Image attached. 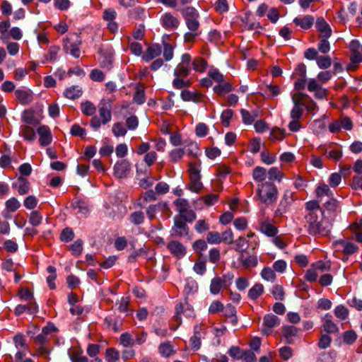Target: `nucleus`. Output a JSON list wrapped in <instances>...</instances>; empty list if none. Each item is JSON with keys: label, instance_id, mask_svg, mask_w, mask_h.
Returning a JSON list of instances; mask_svg holds the SVG:
<instances>
[{"label": "nucleus", "instance_id": "09e8293b", "mask_svg": "<svg viewBox=\"0 0 362 362\" xmlns=\"http://www.w3.org/2000/svg\"><path fill=\"white\" fill-rule=\"evenodd\" d=\"M206 242L212 245L221 243V233L217 231L209 232L206 235Z\"/></svg>", "mask_w": 362, "mask_h": 362}, {"label": "nucleus", "instance_id": "680f3d73", "mask_svg": "<svg viewBox=\"0 0 362 362\" xmlns=\"http://www.w3.org/2000/svg\"><path fill=\"white\" fill-rule=\"evenodd\" d=\"M129 219L132 223L139 225L144 222V216L141 211H135L131 214Z\"/></svg>", "mask_w": 362, "mask_h": 362}, {"label": "nucleus", "instance_id": "a19ab883", "mask_svg": "<svg viewBox=\"0 0 362 362\" xmlns=\"http://www.w3.org/2000/svg\"><path fill=\"white\" fill-rule=\"evenodd\" d=\"M260 275L261 277L267 281L274 282L276 279L274 270L269 267L263 268L261 271Z\"/></svg>", "mask_w": 362, "mask_h": 362}, {"label": "nucleus", "instance_id": "6e6d98bb", "mask_svg": "<svg viewBox=\"0 0 362 362\" xmlns=\"http://www.w3.org/2000/svg\"><path fill=\"white\" fill-rule=\"evenodd\" d=\"M100 64L102 68L107 70L110 69L112 64V56L111 54H101Z\"/></svg>", "mask_w": 362, "mask_h": 362}, {"label": "nucleus", "instance_id": "4be33fe9", "mask_svg": "<svg viewBox=\"0 0 362 362\" xmlns=\"http://www.w3.org/2000/svg\"><path fill=\"white\" fill-rule=\"evenodd\" d=\"M56 330L54 325H49L42 328V332L35 337V341L43 344L50 339V334Z\"/></svg>", "mask_w": 362, "mask_h": 362}, {"label": "nucleus", "instance_id": "6ab92c4d", "mask_svg": "<svg viewBox=\"0 0 362 362\" xmlns=\"http://www.w3.org/2000/svg\"><path fill=\"white\" fill-rule=\"evenodd\" d=\"M16 100L22 105H27L33 100V93L30 90L17 89L15 90Z\"/></svg>", "mask_w": 362, "mask_h": 362}, {"label": "nucleus", "instance_id": "f257e3e1", "mask_svg": "<svg viewBox=\"0 0 362 362\" xmlns=\"http://www.w3.org/2000/svg\"><path fill=\"white\" fill-rule=\"evenodd\" d=\"M307 230L311 235H328L332 228V218H327L325 211L320 214H307L305 216Z\"/></svg>", "mask_w": 362, "mask_h": 362}, {"label": "nucleus", "instance_id": "5701e85b", "mask_svg": "<svg viewBox=\"0 0 362 362\" xmlns=\"http://www.w3.org/2000/svg\"><path fill=\"white\" fill-rule=\"evenodd\" d=\"M293 23L300 26L302 29L308 30L312 27L314 23V18L312 16L296 17L293 19Z\"/></svg>", "mask_w": 362, "mask_h": 362}, {"label": "nucleus", "instance_id": "58836bf2", "mask_svg": "<svg viewBox=\"0 0 362 362\" xmlns=\"http://www.w3.org/2000/svg\"><path fill=\"white\" fill-rule=\"evenodd\" d=\"M190 182L188 184V189L193 192H199L203 188V184L201 182V177H189Z\"/></svg>", "mask_w": 362, "mask_h": 362}, {"label": "nucleus", "instance_id": "473e14b6", "mask_svg": "<svg viewBox=\"0 0 362 362\" xmlns=\"http://www.w3.org/2000/svg\"><path fill=\"white\" fill-rule=\"evenodd\" d=\"M160 354L165 358L170 357L175 353L173 346L169 341L161 343L158 346Z\"/></svg>", "mask_w": 362, "mask_h": 362}, {"label": "nucleus", "instance_id": "f8f14e48", "mask_svg": "<svg viewBox=\"0 0 362 362\" xmlns=\"http://www.w3.org/2000/svg\"><path fill=\"white\" fill-rule=\"evenodd\" d=\"M336 250H341L344 254L350 255L355 253L358 250V247L352 243L346 242L344 240H339L334 243Z\"/></svg>", "mask_w": 362, "mask_h": 362}, {"label": "nucleus", "instance_id": "2f4dec72", "mask_svg": "<svg viewBox=\"0 0 362 362\" xmlns=\"http://www.w3.org/2000/svg\"><path fill=\"white\" fill-rule=\"evenodd\" d=\"M239 259L242 265L245 268L255 267L258 263L257 257L255 255H249L245 257L244 254H241L240 255Z\"/></svg>", "mask_w": 362, "mask_h": 362}, {"label": "nucleus", "instance_id": "c03bdc74", "mask_svg": "<svg viewBox=\"0 0 362 362\" xmlns=\"http://www.w3.org/2000/svg\"><path fill=\"white\" fill-rule=\"evenodd\" d=\"M191 72V66L178 64L174 69L175 76L187 77Z\"/></svg>", "mask_w": 362, "mask_h": 362}, {"label": "nucleus", "instance_id": "a211bd4d", "mask_svg": "<svg viewBox=\"0 0 362 362\" xmlns=\"http://www.w3.org/2000/svg\"><path fill=\"white\" fill-rule=\"evenodd\" d=\"M161 52V47L158 44H153L143 53L142 58L144 61L149 62L158 57Z\"/></svg>", "mask_w": 362, "mask_h": 362}, {"label": "nucleus", "instance_id": "4468645a", "mask_svg": "<svg viewBox=\"0 0 362 362\" xmlns=\"http://www.w3.org/2000/svg\"><path fill=\"white\" fill-rule=\"evenodd\" d=\"M162 25L166 29H175L180 25V21L170 13H164L160 18Z\"/></svg>", "mask_w": 362, "mask_h": 362}, {"label": "nucleus", "instance_id": "49530a36", "mask_svg": "<svg viewBox=\"0 0 362 362\" xmlns=\"http://www.w3.org/2000/svg\"><path fill=\"white\" fill-rule=\"evenodd\" d=\"M181 13L184 19L192 18H199V13L197 10L192 6H187L181 10Z\"/></svg>", "mask_w": 362, "mask_h": 362}, {"label": "nucleus", "instance_id": "5fc2aeb1", "mask_svg": "<svg viewBox=\"0 0 362 362\" xmlns=\"http://www.w3.org/2000/svg\"><path fill=\"white\" fill-rule=\"evenodd\" d=\"M119 353L117 350L113 348H110L106 350L105 359L107 362H115L119 359Z\"/></svg>", "mask_w": 362, "mask_h": 362}, {"label": "nucleus", "instance_id": "1a4fd4ad", "mask_svg": "<svg viewBox=\"0 0 362 362\" xmlns=\"http://www.w3.org/2000/svg\"><path fill=\"white\" fill-rule=\"evenodd\" d=\"M131 170V164L127 159L117 161L114 166V175L117 178H124Z\"/></svg>", "mask_w": 362, "mask_h": 362}, {"label": "nucleus", "instance_id": "338daca9", "mask_svg": "<svg viewBox=\"0 0 362 362\" xmlns=\"http://www.w3.org/2000/svg\"><path fill=\"white\" fill-rule=\"evenodd\" d=\"M186 25L189 30L198 31L199 28V18H187L185 20Z\"/></svg>", "mask_w": 362, "mask_h": 362}, {"label": "nucleus", "instance_id": "2eb2a0df", "mask_svg": "<svg viewBox=\"0 0 362 362\" xmlns=\"http://www.w3.org/2000/svg\"><path fill=\"white\" fill-rule=\"evenodd\" d=\"M315 27L320 33L319 37L329 38L332 35V29L323 18H318L317 19Z\"/></svg>", "mask_w": 362, "mask_h": 362}, {"label": "nucleus", "instance_id": "13d9d810", "mask_svg": "<svg viewBox=\"0 0 362 362\" xmlns=\"http://www.w3.org/2000/svg\"><path fill=\"white\" fill-rule=\"evenodd\" d=\"M233 233L230 228L221 233V243L230 245L233 243Z\"/></svg>", "mask_w": 362, "mask_h": 362}, {"label": "nucleus", "instance_id": "7ed1b4c3", "mask_svg": "<svg viewBox=\"0 0 362 362\" xmlns=\"http://www.w3.org/2000/svg\"><path fill=\"white\" fill-rule=\"evenodd\" d=\"M234 274L232 272H228L222 277L216 276L211 280L210 292L213 295H218L221 289H227L233 284Z\"/></svg>", "mask_w": 362, "mask_h": 362}, {"label": "nucleus", "instance_id": "f704fd0d", "mask_svg": "<svg viewBox=\"0 0 362 362\" xmlns=\"http://www.w3.org/2000/svg\"><path fill=\"white\" fill-rule=\"evenodd\" d=\"M207 62L202 57H196L192 62V66L195 71L203 73L207 68Z\"/></svg>", "mask_w": 362, "mask_h": 362}, {"label": "nucleus", "instance_id": "a878e982", "mask_svg": "<svg viewBox=\"0 0 362 362\" xmlns=\"http://www.w3.org/2000/svg\"><path fill=\"white\" fill-rule=\"evenodd\" d=\"M280 325L279 318L274 314H267L264 317V325L265 329H263L264 333L267 332V329H271Z\"/></svg>", "mask_w": 362, "mask_h": 362}, {"label": "nucleus", "instance_id": "20e7f679", "mask_svg": "<svg viewBox=\"0 0 362 362\" xmlns=\"http://www.w3.org/2000/svg\"><path fill=\"white\" fill-rule=\"evenodd\" d=\"M80 44V37L76 33L70 34L64 40V49L66 53H69L73 57L78 58L81 53L79 49Z\"/></svg>", "mask_w": 362, "mask_h": 362}, {"label": "nucleus", "instance_id": "f3484780", "mask_svg": "<svg viewBox=\"0 0 362 362\" xmlns=\"http://www.w3.org/2000/svg\"><path fill=\"white\" fill-rule=\"evenodd\" d=\"M292 198L290 194H285L283 198L281 199L276 210L274 212V215L276 217L283 216L288 209V207L291 203Z\"/></svg>", "mask_w": 362, "mask_h": 362}, {"label": "nucleus", "instance_id": "3c124183", "mask_svg": "<svg viewBox=\"0 0 362 362\" xmlns=\"http://www.w3.org/2000/svg\"><path fill=\"white\" fill-rule=\"evenodd\" d=\"M319 68L326 69L332 65V60L329 56H319L316 60Z\"/></svg>", "mask_w": 362, "mask_h": 362}, {"label": "nucleus", "instance_id": "4d7b16f0", "mask_svg": "<svg viewBox=\"0 0 362 362\" xmlns=\"http://www.w3.org/2000/svg\"><path fill=\"white\" fill-rule=\"evenodd\" d=\"M20 206L21 203L15 197H12L6 202V207L7 210L10 212L16 211L17 209L20 208Z\"/></svg>", "mask_w": 362, "mask_h": 362}, {"label": "nucleus", "instance_id": "72a5a7b5", "mask_svg": "<svg viewBox=\"0 0 362 362\" xmlns=\"http://www.w3.org/2000/svg\"><path fill=\"white\" fill-rule=\"evenodd\" d=\"M172 84L175 89H182L189 87L192 81L189 79H185V77L175 76Z\"/></svg>", "mask_w": 362, "mask_h": 362}, {"label": "nucleus", "instance_id": "412c9836", "mask_svg": "<svg viewBox=\"0 0 362 362\" xmlns=\"http://www.w3.org/2000/svg\"><path fill=\"white\" fill-rule=\"evenodd\" d=\"M173 230L175 235L185 236L188 234L189 228L185 221L181 219V218L176 217L175 218V226Z\"/></svg>", "mask_w": 362, "mask_h": 362}, {"label": "nucleus", "instance_id": "9b49d317", "mask_svg": "<svg viewBox=\"0 0 362 362\" xmlns=\"http://www.w3.org/2000/svg\"><path fill=\"white\" fill-rule=\"evenodd\" d=\"M37 132L39 135V143L41 146H45L51 144L52 141V135L48 126H40L37 129Z\"/></svg>", "mask_w": 362, "mask_h": 362}, {"label": "nucleus", "instance_id": "c85d7f7f", "mask_svg": "<svg viewBox=\"0 0 362 362\" xmlns=\"http://www.w3.org/2000/svg\"><path fill=\"white\" fill-rule=\"evenodd\" d=\"M264 291V286L260 283H257L249 289L247 296L250 300H255L261 296Z\"/></svg>", "mask_w": 362, "mask_h": 362}, {"label": "nucleus", "instance_id": "4c0bfd02", "mask_svg": "<svg viewBox=\"0 0 362 362\" xmlns=\"http://www.w3.org/2000/svg\"><path fill=\"white\" fill-rule=\"evenodd\" d=\"M267 177V170L264 168L257 166L253 169L252 178L257 181L263 183L262 182Z\"/></svg>", "mask_w": 362, "mask_h": 362}, {"label": "nucleus", "instance_id": "cd10ccee", "mask_svg": "<svg viewBox=\"0 0 362 362\" xmlns=\"http://www.w3.org/2000/svg\"><path fill=\"white\" fill-rule=\"evenodd\" d=\"M338 207V202L333 197L324 204L325 210L327 211V218H332V222L335 216V211Z\"/></svg>", "mask_w": 362, "mask_h": 362}, {"label": "nucleus", "instance_id": "bb28decb", "mask_svg": "<svg viewBox=\"0 0 362 362\" xmlns=\"http://www.w3.org/2000/svg\"><path fill=\"white\" fill-rule=\"evenodd\" d=\"M180 97L182 100L186 102L193 101L194 103H199L202 100V95L201 94L197 92H192L187 89L182 90Z\"/></svg>", "mask_w": 362, "mask_h": 362}, {"label": "nucleus", "instance_id": "a18cd8bd", "mask_svg": "<svg viewBox=\"0 0 362 362\" xmlns=\"http://www.w3.org/2000/svg\"><path fill=\"white\" fill-rule=\"evenodd\" d=\"M305 209L308 211V214H320L325 211L320 209L318 202L315 200L306 202Z\"/></svg>", "mask_w": 362, "mask_h": 362}, {"label": "nucleus", "instance_id": "de8ad7c7", "mask_svg": "<svg viewBox=\"0 0 362 362\" xmlns=\"http://www.w3.org/2000/svg\"><path fill=\"white\" fill-rule=\"evenodd\" d=\"M112 132L115 136H124L127 134V129L122 122H117L112 125Z\"/></svg>", "mask_w": 362, "mask_h": 362}, {"label": "nucleus", "instance_id": "ddd939ff", "mask_svg": "<svg viewBox=\"0 0 362 362\" xmlns=\"http://www.w3.org/2000/svg\"><path fill=\"white\" fill-rule=\"evenodd\" d=\"M38 312V305L35 301H30L26 305L19 304L14 308V314L19 316L24 313L35 314Z\"/></svg>", "mask_w": 362, "mask_h": 362}, {"label": "nucleus", "instance_id": "6e6552de", "mask_svg": "<svg viewBox=\"0 0 362 362\" xmlns=\"http://www.w3.org/2000/svg\"><path fill=\"white\" fill-rule=\"evenodd\" d=\"M182 315L187 318L193 317L194 316L193 308L187 303H181L177 305L175 307V320L180 322Z\"/></svg>", "mask_w": 362, "mask_h": 362}, {"label": "nucleus", "instance_id": "79ce46f5", "mask_svg": "<svg viewBox=\"0 0 362 362\" xmlns=\"http://www.w3.org/2000/svg\"><path fill=\"white\" fill-rule=\"evenodd\" d=\"M82 113L87 116H93L96 112L95 106L90 101H86L81 104Z\"/></svg>", "mask_w": 362, "mask_h": 362}, {"label": "nucleus", "instance_id": "0e129e2a", "mask_svg": "<svg viewBox=\"0 0 362 362\" xmlns=\"http://www.w3.org/2000/svg\"><path fill=\"white\" fill-rule=\"evenodd\" d=\"M181 219L185 222H192L196 218V214L194 211L190 209H187L180 214Z\"/></svg>", "mask_w": 362, "mask_h": 362}, {"label": "nucleus", "instance_id": "774afa93", "mask_svg": "<svg viewBox=\"0 0 362 362\" xmlns=\"http://www.w3.org/2000/svg\"><path fill=\"white\" fill-rule=\"evenodd\" d=\"M272 293L276 300H284V291L281 286L275 285L272 288Z\"/></svg>", "mask_w": 362, "mask_h": 362}, {"label": "nucleus", "instance_id": "ea45409f", "mask_svg": "<svg viewBox=\"0 0 362 362\" xmlns=\"http://www.w3.org/2000/svg\"><path fill=\"white\" fill-rule=\"evenodd\" d=\"M232 90V86L229 82L224 81L218 83L217 86L214 87V93L218 95H223Z\"/></svg>", "mask_w": 362, "mask_h": 362}, {"label": "nucleus", "instance_id": "bf43d9fd", "mask_svg": "<svg viewBox=\"0 0 362 362\" xmlns=\"http://www.w3.org/2000/svg\"><path fill=\"white\" fill-rule=\"evenodd\" d=\"M83 241L81 240H77L69 246V249L72 255L78 256L81 255L83 251Z\"/></svg>", "mask_w": 362, "mask_h": 362}, {"label": "nucleus", "instance_id": "393cba45", "mask_svg": "<svg viewBox=\"0 0 362 362\" xmlns=\"http://www.w3.org/2000/svg\"><path fill=\"white\" fill-rule=\"evenodd\" d=\"M322 327L327 333H335L338 331L337 325L333 322L332 316L329 314H326L322 319Z\"/></svg>", "mask_w": 362, "mask_h": 362}, {"label": "nucleus", "instance_id": "052dcab7", "mask_svg": "<svg viewBox=\"0 0 362 362\" xmlns=\"http://www.w3.org/2000/svg\"><path fill=\"white\" fill-rule=\"evenodd\" d=\"M18 297L21 300L30 301H35L33 299V294L28 288H21L18 291Z\"/></svg>", "mask_w": 362, "mask_h": 362}, {"label": "nucleus", "instance_id": "864d4df0", "mask_svg": "<svg viewBox=\"0 0 362 362\" xmlns=\"http://www.w3.org/2000/svg\"><path fill=\"white\" fill-rule=\"evenodd\" d=\"M297 332V328L292 325L285 326L283 328L284 336L288 342L291 341L293 337L296 335Z\"/></svg>", "mask_w": 362, "mask_h": 362}, {"label": "nucleus", "instance_id": "f03ea898", "mask_svg": "<svg viewBox=\"0 0 362 362\" xmlns=\"http://www.w3.org/2000/svg\"><path fill=\"white\" fill-rule=\"evenodd\" d=\"M257 196L262 203L269 205L276 201L278 190L274 184L265 182L258 185Z\"/></svg>", "mask_w": 362, "mask_h": 362}, {"label": "nucleus", "instance_id": "8fccbe9b", "mask_svg": "<svg viewBox=\"0 0 362 362\" xmlns=\"http://www.w3.org/2000/svg\"><path fill=\"white\" fill-rule=\"evenodd\" d=\"M119 341L120 344L124 347L134 344V338L128 332L122 334L119 337Z\"/></svg>", "mask_w": 362, "mask_h": 362}, {"label": "nucleus", "instance_id": "b1692460", "mask_svg": "<svg viewBox=\"0 0 362 362\" xmlns=\"http://www.w3.org/2000/svg\"><path fill=\"white\" fill-rule=\"evenodd\" d=\"M82 93V88L79 86H71L64 90L63 95L68 99L75 100L80 98Z\"/></svg>", "mask_w": 362, "mask_h": 362}, {"label": "nucleus", "instance_id": "dca6fc26", "mask_svg": "<svg viewBox=\"0 0 362 362\" xmlns=\"http://www.w3.org/2000/svg\"><path fill=\"white\" fill-rule=\"evenodd\" d=\"M21 120L25 125L36 126L40 122L37 117L35 111L32 109L25 110L21 115Z\"/></svg>", "mask_w": 362, "mask_h": 362}, {"label": "nucleus", "instance_id": "423d86ee", "mask_svg": "<svg viewBox=\"0 0 362 362\" xmlns=\"http://www.w3.org/2000/svg\"><path fill=\"white\" fill-rule=\"evenodd\" d=\"M112 103L109 99H103L98 105L100 119L103 120V125L110 122L112 119Z\"/></svg>", "mask_w": 362, "mask_h": 362}, {"label": "nucleus", "instance_id": "c756f323", "mask_svg": "<svg viewBox=\"0 0 362 362\" xmlns=\"http://www.w3.org/2000/svg\"><path fill=\"white\" fill-rule=\"evenodd\" d=\"M21 134L28 141L35 139V132L32 126L22 124L21 126Z\"/></svg>", "mask_w": 362, "mask_h": 362}, {"label": "nucleus", "instance_id": "69168bd1", "mask_svg": "<svg viewBox=\"0 0 362 362\" xmlns=\"http://www.w3.org/2000/svg\"><path fill=\"white\" fill-rule=\"evenodd\" d=\"M214 8L219 13L227 12L228 11L227 0H217L214 4Z\"/></svg>", "mask_w": 362, "mask_h": 362}, {"label": "nucleus", "instance_id": "0eeeda50", "mask_svg": "<svg viewBox=\"0 0 362 362\" xmlns=\"http://www.w3.org/2000/svg\"><path fill=\"white\" fill-rule=\"evenodd\" d=\"M235 250L238 252L240 255L244 254L246 252L247 249L250 246L252 250H255L258 245V241L254 240L252 241H249L245 237L240 236L239 237L235 242Z\"/></svg>", "mask_w": 362, "mask_h": 362}, {"label": "nucleus", "instance_id": "9d476101", "mask_svg": "<svg viewBox=\"0 0 362 362\" xmlns=\"http://www.w3.org/2000/svg\"><path fill=\"white\" fill-rule=\"evenodd\" d=\"M170 252L178 259L182 258L187 252L186 247L177 240H172L167 245Z\"/></svg>", "mask_w": 362, "mask_h": 362}, {"label": "nucleus", "instance_id": "603ef678", "mask_svg": "<svg viewBox=\"0 0 362 362\" xmlns=\"http://www.w3.org/2000/svg\"><path fill=\"white\" fill-rule=\"evenodd\" d=\"M335 316L340 320H346L349 315L348 309L342 305H337L334 309Z\"/></svg>", "mask_w": 362, "mask_h": 362}, {"label": "nucleus", "instance_id": "e433bc0d", "mask_svg": "<svg viewBox=\"0 0 362 362\" xmlns=\"http://www.w3.org/2000/svg\"><path fill=\"white\" fill-rule=\"evenodd\" d=\"M72 206L77 213L84 215L88 213L89 210L86 203L81 199H75L72 202Z\"/></svg>", "mask_w": 362, "mask_h": 362}, {"label": "nucleus", "instance_id": "aec40b11", "mask_svg": "<svg viewBox=\"0 0 362 362\" xmlns=\"http://www.w3.org/2000/svg\"><path fill=\"white\" fill-rule=\"evenodd\" d=\"M259 230L269 237H274L279 232L278 228L269 220H264L260 222Z\"/></svg>", "mask_w": 362, "mask_h": 362}, {"label": "nucleus", "instance_id": "7c9ffc66", "mask_svg": "<svg viewBox=\"0 0 362 362\" xmlns=\"http://www.w3.org/2000/svg\"><path fill=\"white\" fill-rule=\"evenodd\" d=\"M262 92L264 98H270L280 94V88L277 85H266L262 88Z\"/></svg>", "mask_w": 362, "mask_h": 362}, {"label": "nucleus", "instance_id": "e2e57ef3", "mask_svg": "<svg viewBox=\"0 0 362 362\" xmlns=\"http://www.w3.org/2000/svg\"><path fill=\"white\" fill-rule=\"evenodd\" d=\"M185 151L182 148H175L170 151V159L173 163H177L182 159Z\"/></svg>", "mask_w": 362, "mask_h": 362}, {"label": "nucleus", "instance_id": "37998d69", "mask_svg": "<svg viewBox=\"0 0 362 362\" xmlns=\"http://www.w3.org/2000/svg\"><path fill=\"white\" fill-rule=\"evenodd\" d=\"M316 196L318 198H321L324 196H327L328 197L332 198L333 197V193L330 190L329 187L326 184L320 185L315 190Z\"/></svg>", "mask_w": 362, "mask_h": 362}, {"label": "nucleus", "instance_id": "39448f33", "mask_svg": "<svg viewBox=\"0 0 362 362\" xmlns=\"http://www.w3.org/2000/svg\"><path fill=\"white\" fill-rule=\"evenodd\" d=\"M319 148L327 158L334 161L339 160L342 157V147L339 144L329 143Z\"/></svg>", "mask_w": 362, "mask_h": 362}, {"label": "nucleus", "instance_id": "c9c22d12", "mask_svg": "<svg viewBox=\"0 0 362 362\" xmlns=\"http://www.w3.org/2000/svg\"><path fill=\"white\" fill-rule=\"evenodd\" d=\"M351 63L348 65L347 69L349 71H355L357 69V64L362 62L361 52H352L351 57Z\"/></svg>", "mask_w": 362, "mask_h": 362}]
</instances>
